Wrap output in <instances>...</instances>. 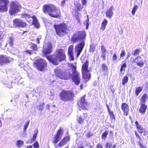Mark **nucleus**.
Returning <instances> with one entry per match:
<instances>
[{
	"mask_svg": "<svg viewBox=\"0 0 148 148\" xmlns=\"http://www.w3.org/2000/svg\"><path fill=\"white\" fill-rule=\"evenodd\" d=\"M69 66L72 69V72L71 73V70L64 71L58 69L55 70L56 75L62 79L67 80L71 77L76 85H78L80 82V73L76 71V67L73 64H70Z\"/></svg>",
	"mask_w": 148,
	"mask_h": 148,
	"instance_id": "1",
	"label": "nucleus"
},
{
	"mask_svg": "<svg viewBox=\"0 0 148 148\" xmlns=\"http://www.w3.org/2000/svg\"><path fill=\"white\" fill-rule=\"evenodd\" d=\"M86 34L85 32L82 31L75 33L72 38V40L74 42L82 40L80 43L77 45L75 48V51L77 52V58L80 55L84 46L85 42L83 40L86 38Z\"/></svg>",
	"mask_w": 148,
	"mask_h": 148,
	"instance_id": "2",
	"label": "nucleus"
},
{
	"mask_svg": "<svg viewBox=\"0 0 148 148\" xmlns=\"http://www.w3.org/2000/svg\"><path fill=\"white\" fill-rule=\"evenodd\" d=\"M43 11L45 13H48L49 16L53 17H59L60 13L59 9L52 4L45 5L43 8Z\"/></svg>",
	"mask_w": 148,
	"mask_h": 148,
	"instance_id": "3",
	"label": "nucleus"
},
{
	"mask_svg": "<svg viewBox=\"0 0 148 148\" xmlns=\"http://www.w3.org/2000/svg\"><path fill=\"white\" fill-rule=\"evenodd\" d=\"M57 34L60 37H62L67 33L68 26L64 23L59 25H54Z\"/></svg>",
	"mask_w": 148,
	"mask_h": 148,
	"instance_id": "4",
	"label": "nucleus"
},
{
	"mask_svg": "<svg viewBox=\"0 0 148 148\" xmlns=\"http://www.w3.org/2000/svg\"><path fill=\"white\" fill-rule=\"evenodd\" d=\"M89 64V62L87 60L83 64L82 67L83 77L86 82L88 81L90 79V74L88 70Z\"/></svg>",
	"mask_w": 148,
	"mask_h": 148,
	"instance_id": "5",
	"label": "nucleus"
},
{
	"mask_svg": "<svg viewBox=\"0 0 148 148\" xmlns=\"http://www.w3.org/2000/svg\"><path fill=\"white\" fill-rule=\"evenodd\" d=\"M60 96L62 100L66 101L72 99L74 97V94L71 91L63 90L60 93Z\"/></svg>",
	"mask_w": 148,
	"mask_h": 148,
	"instance_id": "6",
	"label": "nucleus"
},
{
	"mask_svg": "<svg viewBox=\"0 0 148 148\" xmlns=\"http://www.w3.org/2000/svg\"><path fill=\"white\" fill-rule=\"evenodd\" d=\"M34 64L36 68L40 71L44 70L47 65L46 62L42 59L36 60Z\"/></svg>",
	"mask_w": 148,
	"mask_h": 148,
	"instance_id": "7",
	"label": "nucleus"
},
{
	"mask_svg": "<svg viewBox=\"0 0 148 148\" xmlns=\"http://www.w3.org/2000/svg\"><path fill=\"white\" fill-rule=\"evenodd\" d=\"M21 8V5L18 3H12L10 10L9 13L11 15L16 14L19 12Z\"/></svg>",
	"mask_w": 148,
	"mask_h": 148,
	"instance_id": "8",
	"label": "nucleus"
},
{
	"mask_svg": "<svg viewBox=\"0 0 148 148\" xmlns=\"http://www.w3.org/2000/svg\"><path fill=\"white\" fill-rule=\"evenodd\" d=\"M9 3L8 0H0V11L6 12L8 10V5Z\"/></svg>",
	"mask_w": 148,
	"mask_h": 148,
	"instance_id": "9",
	"label": "nucleus"
},
{
	"mask_svg": "<svg viewBox=\"0 0 148 148\" xmlns=\"http://www.w3.org/2000/svg\"><path fill=\"white\" fill-rule=\"evenodd\" d=\"M14 25L16 27H24L26 25L25 22L23 21L22 20L16 18L13 20Z\"/></svg>",
	"mask_w": 148,
	"mask_h": 148,
	"instance_id": "10",
	"label": "nucleus"
},
{
	"mask_svg": "<svg viewBox=\"0 0 148 148\" xmlns=\"http://www.w3.org/2000/svg\"><path fill=\"white\" fill-rule=\"evenodd\" d=\"M52 48V47L51 44L48 43L44 45L43 52L45 56H46L47 54L51 52Z\"/></svg>",
	"mask_w": 148,
	"mask_h": 148,
	"instance_id": "11",
	"label": "nucleus"
},
{
	"mask_svg": "<svg viewBox=\"0 0 148 148\" xmlns=\"http://www.w3.org/2000/svg\"><path fill=\"white\" fill-rule=\"evenodd\" d=\"M63 134V131L61 129L59 130L56 134L55 135L54 137L53 140V143H56L61 138Z\"/></svg>",
	"mask_w": 148,
	"mask_h": 148,
	"instance_id": "12",
	"label": "nucleus"
},
{
	"mask_svg": "<svg viewBox=\"0 0 148 148\" xmlns=\"http://www.w3.org/2000/svg\"><path fill=\"white\" fill-rule=\"evenodd\" d=\"M56 55L60 58L61 61L64 60L66 58L65 51L62 49L57 50L55 53Z\"/></svg>",
	"mask_w": 148,
	"mask_h": 148,
	"instance_id": "13",
	"label": "nucleus"
},
{
	"mask_svg": "<svg viewBox=\"0 0 148 148\" xmlns=\"http://www.w3.org/2000/svg\"><path fill=\"white\" fill-rule=\"evenodd\" d=\"M12 61L13 59L11 58H8L5 55L0 56V65H2L5 63L10 62Z\"/></svg>",
	"mask_w": 148,
	"mask_h": 148,
	"instance_id": "14",
	"label": "nucleus"
},
{
	"mask_svg": "<svg viewBox=\"0 0 148 148\" xmlns=\"http://www.w3.org/2000/svg\"><path fill=\"white\" fill-rule=\"evenodd\" d=\"M47 58L52 63L55 65L58 64L59 62L61 61L60 58L56 55L52 56H48Z\"/></svg>",
	"mask_w": 148,
	"mask_h": 148,
	"instance_id": "15",
	"label": "nucleus"
},
{
	"mask_svg": "<svg viewBox=\"0 0 148 148\" xmlns=\"http://www.w3.org/2000/svg\"><path fill=\"white\" fill-rule=\"evenodd\" d=\"M85 95H84L80 99L79 102H78V105L79 106L83 109H85L88 106V103L86 101L85 97Z\"/></svg>",
	"mask_w": 148,
	"mask_h": 148,
	"instance_id": "16",
	"label": "nucleus"
},
{
	"mask_svg": "<svg viewBox=\"0 0 148 148\" xmlns=\"http://www.w3.org/2000/svg\"><path fill=\"white\" fill-rule=\"evenodd\" d=\"M121 108L123 112L124 115L125 116L127 115L129 110L127 104L126 103H123L121 105Z\"/></svg>",
	"mask_w": 148,
	"mask_h": 148,
	"instance_id": "17",
	"label": "nucleus"
},
{
	"mask_svg": "<svg viewBox=\"0 0 148 148\" xmlns=\"http://www.w3.org/2000/svg\"><path fill=\"white\" fill-rule=\"evenodd\" d=\"M114 8L113 6H111L106 11V16L111 18L114 14Z\"/></svg>",
	"mask_w": 148,
	"mask_h": 148,
	"instance_id": "18",
	"label": "nucleus"
},
{
	"mask_svg": "<svg viewBox=\"0 0 148 148\" xmlns=\"http://www.w3.org/2000/svg\"><path fill=\"white\" fill-rule=\"evenodd\" d=\"M136 64L140 67H142L144 65V62L141 57L139 56L136 58Z\"/></svg>",
	"mask_w": 148,
	"mask_h": 148,
	"instance_id": "19",
	"label": "nucleus"
},
{
	"mask_svg": "<svg viewBox=\"0 0 148 148\" xmlns=\"http://www.w3.org/2000/svg\"><path fill=\"white\" fill-rule=\"evenodd\" d=\"M73 46L72 45H70L68 49V55L71 60H74V57L73 51Z\"/></svg>",
	"mask_w": 148,
	"mask_h": 148,
	"instance_id": "20",
	"label": "nucleus"
},
{
	"mask_svg": "<svg viewBox=\"0 0 148 148\" xmlns=\"http://www.w3.org/2000/svg\"><path fill=\"white\" fill-rule=\"evenodd\" d=\"M70 139V138L69 137L67 136L64 137L58 144L59 146H62L67 142L69 141Z\"/></svg>",
	"mask_w": 148,
	"mask_h": 148,
	"instance_id": "21",
	"label": "nucleus"
},
{
	"mask_svg": "<svg viewBox=\"0 0 148 148\" xmlns=\"http://www.w3.org/2000/svg\"><path fill=\"white\" fill-rule=\"evenodd\" d=\"M141 106L139 109V111L142 114H144L145 112L147 106L143 103H140Z\"/></svg>",
	"mask_w": 148,
	"mask_h": 148,
	"instance_id": "22",
	"label": "nucleus"
},
{
	"mask_svg": "<svg viewBox=\"0 0 148 148\" xmlns=\"http://www.w3.org/2000/svg\"><path fill=\"white\" fill-rule=\"evenodd\" d=\"M32 18L33 19V24L37 28H39L40 26L39 24L36 17L35 16H33L32 17Z\"/></svg>",
	"mask_w": 148,
	"mask_h": 148,
	"instance_id": "23",
	"label": "nucleus"
},
{
	"mask_svg": "<svg viewBox=\"0 0 148 148\" xmlns=\"http://www.w3.org/2000/svg\"><path fill=\"white\" fill-rule=\"evenodd\" d=\"M107 23L108 21L106 19H105L102 23L101 26L100 28V29L103 31L105 29Z\"/></svg>",
	"mask_w": 148,
	"mask_h": 148,
	"instance_id": "24",
	"label": "nucleus"
},
{
	"mask_svg": "<svg viewBox=\"0 0 148 148\" xmlns=\"http://www.w3.org/2000/svg\"><path fill=\"white\" fill-rule=\"evenodd\" d=\"M15 144L17 147H21L24 145V142L22 140H19L16 141Z\"/></svg>",
	"mask_w": 148,
	"mask_h": 148,
	"instance_id": "25",
	"label": "nucleus"
},
{
	"mask_svg": "<svg viewBox=\"0 0 148 148\" xmlns=\"http://www.w3.org/2000/svg\"><path fill=\"white\" fill-rule=\"evenodd\" d=\"M147 98V95L146 94H144L141 98V103H143L145 102Z\"/></svg>",
	"mask_w": 148,
	"mask_h": 148,
	"instance_id": "26",
	"label": "nucleus"
},
{
	"mask_svg": "<svg viewBox=\"0 0 148 148\" xmlns=\"http://www.w3.org/2000/svg\"><path fill=\"white\" fill-rule=\"evenodd\" d=\"M138 8V7L137 5H134L132 10V15H134L135 14L136 11Z\"/></svg>",
	"mask_w": 148,
	"mask_h": 148,
	"instance_id": "27",
	"label": "nucleus"
},
{
	"mask_svg": "<svg viewBox=\"0 0 148 148\" xmlns=\"http://www.w3.org/2000/svg\"><path fill=\"white\" fill-rule=\"evenodd\" d=\"M128 80V78L127 76L124 77L122 79V84L123 85L127 83Z\"/></svg>",
	"mask_w": 148,
	"mask_h": 148,
	"instance_id": "28",
	"label": "nucleus"
},
{
	"mask_svg": "<svg viewBox=\"0 0 148 148\" xmlns=\"http://www.w3.org/2000/svg\"><path fill=\"white\" fill-rule=\"evenodd\" d=\"M138 126L137 128L138 130V132L141 134H142L145 129L141 125H138Z\"/></svg>",
	"mask_w": 148,
	"mask_h": 148,
	"instance_id": "29",
	"label": "nucleus"
},
{
	"mask_svg": "<svg viewBox=\"0 0 148 148\" xmlns=\"http://www.w3.org/2000/svg\"><path fill=\"white\" fill-rule=\"evenodd\" d=\"M142 90V88L140 87H138L136 88L135 91L136 95L137 96Z\"/></svg>",
	"mask_w": 148,
	"mask_h": 148,
	"instance_id": "30",
	"label": "nucleus"
},
{
	"mask_svg": "<svg viewBox=\"0 0 148 148\" xmlns=\"http://www.w3.org/2000/svg\"><path fill=\"white\" fill-rule=\"evenodd\" d=\"M140 50L138 49L133 50L132 51V53L133 55L136 56L138 55L139 54L140 52Z\"/></svg>",
	"mask_w": 148,
	"mask_h": 148,
	"instance_id": "31",
	"label": "nucleus"
},
{
	"mask_svg": "<svg viewBox=\"0 0 148 148\" xmlns=\"http://www.w3.org/2000/svg\"><path fill=\"white\" fill-rule=\"evenodd\" d=\"M77 120L79 124H81L84 121V119H82L81 116H80L77 117Z\"/></svg>",
	"mask_w": 148,
	"mask_h": 148,
	"instance_id": "32",
	"label": "nucleus"
},
{
	"mask_svg": "<svg viewBox=\"0 0 148 148\" xmlns=\"http://www.w3.org/2000/svg\"><path fill=\"white\" fill-rule=\"evenodd\" d=\"M127 67V65L125 63H123V64L122 65L121 67V68L120 69V71L121 73H122L123 71H125V68Z\"/></svg>",
	"mask_w": 148,
	"mask_h": 148,
	"instance_id": "33",
	"label": "nucleus"
},
{
	"mask_svg": "<svg viewBox=\"0 0 148 148\" xmlns=\"http://www.w3.org/2000/svg\"><path fill=\"white\" fill-rule=\"evenodd\" d=\"M44 106L45 104L43 103H42L39 105H37V108L38 110H40L41 111Z\"/></svg>",
	"mask_w": 148,
	"mask_h": 148,
	"instance_id": "34",
	"label": "nucleus"
},
{
	"mask_svg": "<svg viewBox=\"0 0 148 148\" xmlns=\"http://www.w3.org/2000/svg\"><path fill=\"white\" fill-rule=\"evenodd\" d=\"M21 16L23 18H25L26 20H27L28 18H29L30 17L29 14L25 13L22 14Z\"/></svg>",
	"mask_w": 148,
	"mask_h": 148,
	"instance_id": "35",
	"label": "nucleus"
},
{
	"mask_svg": "<svg viewBox=\"0 0 148 148\" xmlns=\"http://www.w3.org/2000/svg\"><path fill=\"white\" fill-rule=\"evenodd\" d=\"M87 19L84 23V24L86 26V29H88V27L89 26L88 22H89V20L88 15H87Z\"/></svg>",
	"mask_w": 148,
	"mask_h": 148,
	"instance_id": "36",
	"label": "nucleus"
},
{
	"mask_svg": "<svg viewBox=\"0 0 148 148\" xmlns=\"http://www.w3.org/2000/svg\"><path fill=\"white\" fill-rule=\"evenodd\" d=\"M117 58L116 54L114 53L112 56V61H113V62H117Z\"/></svg>",
	"mask_w": 148,
	"mask_h": 148,
	"instance_id": "37",
	"label": "nucleus"
},
{
	"mask_svg": "<svg viewBox=\"0 0 148 148\" xmlns=\"http://www.w3.org/2000/svg\"><path fill=\"white\" fill-rule=\"evenodd\" d=\"M31 47L34 51H36L37 50V45L34 44H32Z\"/></svg>",
	"mask_w": 148,
	"mask_h": 148,
	"instance_id": "38",
	"label": "nucleus"
},
{
	"mask_svg": "<svg viewBox=\"0 0 148 148\" xmlns=\"http://www.w3.org/2000/svg\"><path fill=\"white\" fill-rule=\"evenodd\" d=\"M109 112V114L110 115V116L111 118L112 119H115V116L114 115V114H113V111H109L108 112Z\"/></svg>",
	"mask_w": 148,
	"mask_h": 148,
	"instance_id": "39",
	"label": "nucleus"
},
{
	"mask_svg": "<svg viewBox=\"0 0 148 148\" xmlns=\"http://www.w3.org/2000/svg\"><path fill=\"white\" fill-rule=\"evenodd\" d=\"M9 40L10 45L12 47L13 44L14 39L10 37L9 38Z\"/></svg>",
	"mask_w": 148,
	"mask_h": 148,
	"instance_id": "40",
	"label": "nucleus"
},
{
	"mask_svg": "<svg viewBox=\"0 0 148 148\" xmlns=\"http://www.w3.org/2000/svg\"><path fill=\"white\" fill-rule=\"evenodd\" d=\"M108 134V132L106 131L102 135V137L103 138H105L107 136V135Z\"/></svg>",
	"mask_w": 148,
	"mask_h": 148,
	"instance_id": "41",
	"label": "nucleus"
},
{
	"mask_svg": "<svg viewBox=\"0 0 148 148\" xmlns=\"http://www.w3.org/2000/svg\"><path fill=\"white\" fill-rule=\"evenodd\" d=\"M125 55V51L124 49H122L121 50V52L120 54V57L122 58L124 57Z\"/></svg>",
	"mask_w": 148,
	"mask_h": 148,
	"instance_id": "42",
	"label": "nucleus"
},
{
	"mask_svg": "<svg viewBox=\"0 0 148 148\" xmlns=\"http://www.w3.org/2000/svg\"><path fill=\"white\" fill-rule=\"evenodd\" d=\"M102 70L104 71L107 70L108 67L105 64H103L102 65Z\"/></svg>",
	"mask_w": 148,
	"mask_h": 148,
	"instance_id": "43",
	"label": "nucleus"
},
{
	"mask_svg": "<svg viewBox=\"0 0 148 148\" xmlns=\"http://www.w3.org/2000/svg\"><path fill=\"white\" fill-rule=\"evenodd\" d=\"M95 50V47L94 45L90 46V51L91 52H93Z\"/></svg>",
	"mask_w": 148,
	"mask_h": 148,
	"instance_id": "44",
	"label": "nucleus"
},
{
	"mask_svg": "<svg viewBox=\"0 0 148 148\" xmlns=\"http://www.w3.org/2000/svg\"><path fill=\"white\" fill-rule=\"evenodd\" d=\"M29 123V121L26 122V124L24 126V131H25L28 126Z\"/></svg>",
	"mask_w": 148,
	"mask_h": 148,
	"instance_id": "45",
	"label": "nucleus"
},
{
	"mask_svg": "<svg viewBox=\"0 0 148 148\" xmlns=\"http://www.w3.org/2000/svg\"><path fill=\"white\" fill-rule=\"evenodd\" d=\"M33 145L34 148H38L39 147V145L38 142L36 141L35 143L33 144Z\"/></svg>",
	"mask_w": 148,
	"mask_h": 148,
	"instance_id": "46",
	"label": "nucleus"
},
{
	"mask_svg": "<svg viewBox=\"0 0 148 148\" xmlns=\"http://www.w3.org/2000/svg\"><path fill=\"white\" fill-rule=\"evenodd\" d=\"M23 53L25 54H27V53H28L29 55H31L32 54V50H27L23 52Z\"/></svg>",
	"mask_w": 148,
	"mask_h": 148,
	"instance_id": "47",
	"label": "nucleus"
},
{
	"mask_svg": "<svg viewBox=\"0 0 148 148\" xmlns=\"http://www.w3.org/2000/svg\"><path fill=\"white\" fill-rule=\"evenodd\" d=\"M101 49L102 52V53H106V51L105 48V47L104 46L102 45L101 46Z\"/></svg>",
	"mask_w": 148,
	"mask_h": 148,
	"instance_id": "48",
	"label": "nucleus"
},
{
	"mask_svg": "<svg viewBox=\"0 0 148 148\" xmlns=\"http://www.w3.org/2000/svg\"><path fill=\"white\" fill-rule=\"evenodd\" d=\"M138 144L140 148H144L145 147V145H143L140 141L138 142Z\"/></svg>",
	"mask_w": 148,
	"mask_h": 148,
	"instance_id": "49",
	"label": "nucleus"
},
{
	"mask_svg": "<svg viewBox=\"0 0 148 148\" xmlns=\"http://www.w3.org/2000/svg\"><path fill=\"white\" fill-rule=\"evenodd\" d=\"M97 148H103V145L101 143H99L97 145Z\"/></svg>",
	"mask_w": 148,
	"mask_h": 148,
	"instance_id": "50",
	"label": "nucleus"
},
{
	"mask_svg": "<svg viewBox=\"0 0 148 148\" xmlns=\"http://www.w3.org/2000/svg\"><path fill=\"white\" fill-rule=\"evenodd\" d=\"M82 3L83 5H85L86 4L87 0H81Z\"/></svg>",
	"mask_w": 148,
	"mask_h": 148,
	"instance_id": "51",
	"label": "nucleus"
},
{
	"mask_svg": "<svg viewBox=\"0 0 148 148\" xmlns=\"http://www.w3.org/2000/svg\"><path fill=\"white\" fill-rule=\"evenodd\" d=\"M111 146V144L110 143H108L106 145V148H110Z\"/></svg>",
	"mask_w": 148,
	"mask_h": 148,
	"instance_id": "52",
	"label": "nucleus"
},
{
	"mask_svg": "<svg viewBox=\"0 0 148 148\" xmlns=\"http://www.w3.org/2000/svg\"><path fill=\"white\" fill-rule=\"evenodd\" d=\"M148 132L145 129L144 130V131H143V132L142 134L143 135L146 136L147 135Z\"/></svg>",
	"mask_w": 148,
	"mask_h": 148,
	"instance_id": "53",
	"label": "nucleus"
},
{
	"mask_svg": "<svg viewBox=\"0 0 148 148\" xmlns=\"http://www.w3.org/2000/svg\"><path fill=\"white\" fill-rule=\"evenodd\" d=\"M101 56L104 60H105L106 58V53H102Z\"/></svg>",
	"mask_w": 148,
	"mask_h": 148,
	"instance_id": "54",
	"label": "nucleus"
},
{
	"mask_svg": "<svg viewBox=\"0 0 148 148\" xmlns=\"http://www.w3.org/2000/svg\"><path fill=\"white\" fill-rule=\"evenodd\" d=\"M3 36L4 35L3 34L2 32L0 31V39L2 38Z\"/></svg>",
	"mask_w": 148,
	"mask_h": 148,
	"instance_id": "55",
	"label": "nucleus"
},
{
	"mask_svg": "<svg viewBox=\"0 0 148 148\" xmlns=\"http://www.w3.org/2000/svg\"><path fill=\"white\" fill-rule=\"evenodd\" d=\"M138 0H135L134 1V5H137V4L138 5Z\"/></svg>",
	"mask_w": 148,
	"mask_h": 148,
	"instance_id": "56",
	"label": "nucleus"
},
{
	"mask_svg": "<svg viewBox=\"0 0 148 148\" xmlns=\"http://www.w3.org/2000/svg\"><path fill=\"white\" fill-rule=\"evenodd\" d=\"M66 1V0H64L62 1L61 4L62 6H64V5Z\"/></svg>",
	"mask_w": 148,
	"mask_h": 148,
	"instance_id": "57",
	"label": "nucleus"
},
{
	"mask_svg": "<svg viewBox=\"0 0 148 148\" xmlns=\"http://www.w3.org/2000/svg\"><path fill=\"white\" fill-rule=\"evenodd\" d=\"M37 136V134L36 133H35L33 135V137L32 139L33 140H35V138H36Z\"/></svg>",
	"mask_w": 148,
	"mask_h": 148,
	"instance_id": "58",
	"label": "nucleus"
},
{
	"mask_svg": "<svg viewBox=\"0 0 148 148\" xmlns=\"http://www.w3.org/2000/svg\"><path fill=\"white\" fill-rule=\"evenodd\" d=\"M130 52H128L127 53V56L126 57V59H128L130 56Z\"/></svg>",
	"mask_w": 148,
	"mask_h": 148,
	"instance_id": "59",
	"label": "nucleus"
},
{
	"mask_svg": "<svg viewBox=\"0 0 148 148\" xmlns=\"http://www.w3.org/2000/svg\"><path fill=\"white\" fill-rule=\"evenodd\" d=\"M136 58L134 59L133 61H132V63H136Z\"/></svg>",
	"mask_w": 148,
	"mask_h": 148,
	"instance_id": "60",
	"label": "nucleus"
},
{
	"mask_svg": "<svg viewBox=\"0 0 148 148\" xmlns=\"http://www.w3.org/2000/svg\"><path fill=\"white\" fill-rule=\"evenodd\" d=\"M135 124L136 125V126L137 128L138 127V125H139L138 124V122L137 121H136V122H135Z\"/></svg>",
	"mask_w": 148,
	"mask_h": 148,
	"instance_id": "61",
	"label": "nucleus"
},
{
	"mask_svg": "<svg viewBox=\"0 0 148 148\" xmlns=\"http://www.w3.org/2000/svg\"><path fill=\"white\" fill-rule=\"evenodd\" d=\"M91 136V135L90 134V133H88L87 134V136L88 137H89Z\"/></svg>",
	"mask_w": 148,
	"mask_h": 148,
	"instance_id": "62",
	"label": "nucleus"
},
{
	"mask_svg": "<svg viewBox=\"0 0 148 148\" xmlns=\"http://www.w3.org/2000/svg\"><path fill=\"white\" fill-rule=\"evenodd\" d=\"M26 148H32V146L31 145L27 146Z\"/></svg>",
	"mask_w": 148,
	"mask_h": 148,
	"instance_id": "63",
	"label": "nucleus"
},
{
	"mask_svg": "<svg viewBox=\"0 0 148 148\" xmlns=\"http://www.w3.org/2000/svg\"><path fill=\"white\" fill-rule=\"evenodd\" d=\"M37 41L38 44H39L40 43L39 39L38 38H37Z\"/></svg>",
	"mask_w": 148,
	"mask_h": 148,
	"instance_id": "64",
	"label": "nucleus"
}]
</instances>
